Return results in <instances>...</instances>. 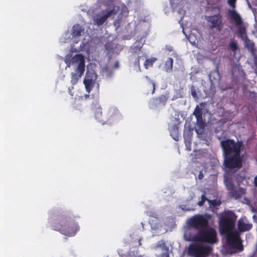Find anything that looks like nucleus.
Masks as SVG:
<instances>
[{
  "label": "nucleus",
  "mask_w": 257,
  "mask_h": 257,
  "mask_svg": "<svg viewBox=\"0 0 257 257\" xmlns=\"http://www.w3.org/2000/svg\"><path fill=\"white\" fill-rule=\"evenodd\" d=\"M220 147L223 157V165L226 171L224 174V183L229 191L234 189L233 174L230 171L238 170L243 166V156L241 155L244 146L241 141H235L227 139L220 142Z\"/></svg>",
  "instance_id": "obj_1"
},
{
  "label": "nucleus",
  "mask_w": 257,
  "mask_h": 257,
  "mask_svg": "<svg viewBox=\"0 0 257 257\" xmlns=\"http://www.w3.org/2000/svg\"><path fill=\"white\" fill-rule=\"evenodd\" d=\"M210 215H197L193 216L189 221L190 227L197 229L195 234L186 232L184 239L188 241L194 242L215 243L218 241L217 232L212 227H208V218Z\"/></svg>",
  "instance_id": "obj_2"
},
{
  "label": "nucleus",
  "mask_w": 257,
  "mask_h": 257,
  "mask_svg": "<svg viewBox=\"0 0 257 257\" xmlns=\"http://www.w3.org/2000/svg\"><path fill=\"white\" fill-rule=\"evenodd\" d=\"M76 217L70 212H64L57 215L56 218L49 221L51 228L68 236H74L79 230Z\"/></svg>",
  "instance_id": "obj_3"
},
{
  "label": "nucleus",
  "mask_w": 257,
  "mask_h": 257,
  "mask_svg": "<svg viewBox=\"0 0 257 257\" xmlns=\"http://www.w3.org/2000/svg\"><path fill=\"white\" fill-rule=\"evenodd\" d=\"M66 63L68 67H70L71 64H78L75 72H72L71 74V83L74 85L77 83L84 72L85 59L84 56L81 54H76L69 62L66 61Z\"/></svg>",
  "instance_id": "obj_4"
},
{
  "label": "nucleus",
  "mask_w": 257,
  "mask_h": 257,
  "mask_svg": "<svg viewBox=\"0 0 257 257\" xmlns=\"http://www.w3.org/2000/svg\"><path fill=\"white\" fill-rule=\"evenodd\" d=\"M237 216L231 210L225 211L219 218V228L221 233L228 234L234 229Z\"/></svg>",
  "instance_id": "obj_5"
},
{
  "label": "nucleus",
  "mask_w": 257,
  "mask_h": 257,
  "mask_svg": "<svg viewBox=\"0 0 257 257\" xmlns=\"http://www.w3.org/2000/svg\"><path fill=\"white\" fill-rule=\"evenodd\" d=\"M93 109L95 119L101 122L102 124L111 123L115 119L116 116L114 109H112L106 110L103 115L102 108L98 103L94 104Z\"/></svg>",
  "instance_id": "obj_6"
},
{
  "label": "nucleus",
  "mask_w": 257,
  "mask_h": 257,
  "mask_svg": "<svg viewBox=\"0 0 257 257\" xmlns=\"http://www.w3.org/2000/svg\"><path fill=\"white\" fill-rule=\"evenodd\" d=\"M212 248L199 244H192L188 247V254L193 257H206L212 252Z\"/></svg>",
  "instance_id": "obj_7"
},
{
  "label": "nucleus",
  "mask_w": 257,
  "mask_h": 257,
  "mask_svg": "<svg viewBox=\"0 0 257 257\" xmlns=\"http://www.w3.org/2000/svg\"><path fill=\"white\" fill-rule=\"evenodd\" d=\"M206 20L208 22L209 28L211 29H215L219 32L223 28L222 17L219 13L207 16Z\"/></svg>",
  "instance_id": "obj_8"
},
{
  "label": "nucleus",
  "mask_w": 257,
  "mask_h": 257,
  "mask_svg": "<svg viewBox=\"0 0 257 257\" xmlns=\"http://www.w3.org/2000/svg\"><path fill=\"white\" fill-rule=\"evenodd\" d=\"M226 240L228 245L230 247L237 249L239 251L243 250L241 240L237 233L231 232L227 234Z\"/></svg>",
  "instance_id": "obj_9"
},
{
  "label": "nucleus",
  "mask_w": 257,
  "mask_h": 257,
  "mask_svg": "<svg viewBox=\"0 0 257 257\" xmlns=\"http://www.w3.org/2000/svg\"><path fill=\"white\" fill-rule=\"evenodd\" d=\"M168 99V96L164 94L161 95L158 97H153L149 101V107L152 109H154L159 105H165Z\"/></svg>",
  "instance_id": "obj_10"
},
{
  "label": "nucleus",
  "mask_w": 257,
  "mask_h": 257,
  "mask_svg": "<svg viewBox=\"0 0 257 257\" xmlns=\"http://www.w3.org/2000/svg\"><path fill=\"white\" fill-rule=\"evenodd\" d=\"M228 16L230 20L233 21L237 26L242 25L243 21L240 16L235 10H229Z\"/></svg>",
  "instance_id": "obj_11"
},
{
  "label": "nucleus",
  "mask_w": 257,
  "mask_h": 257,
  "mask_svg": "<svg viewBox=\"0 0 257 257\" xmlns=\"http://www.w3.org/2000/svg\"><path fill=\"white\" fill-rule=\"evenodd\" d=\"M116 14V11L115 10V7H113L112 9L107 12L105 15L99 18L97 17L95 20V23L98 26L102 25L107 20L108 17L112 15H115Z\"/></svg>",
  "instance_id": "obj_12"
},
{
  "label": "nucleus",
  "mask_w": 257,
  "mask_h": 257,
  "mask_svg": "<svg viewBox=\"0 0 257 257\" xmlns=\"http://www.w3.org/2000/svg\"><path fill=\"white\" fill-rule=\"evenodd\" d=\"M84 29L79 24L74 25L72 27V35L73 37H79L84 33Z\"/></svg>",
  "instance_id": "obj_13"
},
{
  "label": "nucleus",
  "mask_w": 257,
  "mask_h": 257,
  "mask_svg": "<svg viewBox=\"0 0 257 257\" xmlns=\"http://www.w3.org/2000/svg\"><path fill=\"white\" fill-rule=\"evenodd\" d=\"M238 229L240 232H245L249 230L252 227L250 223H246L242 220H239L238 221Z\"/></svg>",
  "instance_id": "obj_14"
},
{
  "label": "nucleus",
  "mask_w": 257,
  "mask_h": 257,
  "mask_svg": "<svg viewBox=\"0 0 257 257\" xmlns=\"http://www.w3.org/2000/svg\"><path fill=\"white\" fill-rule=\"evenodd\" d=\"M83 83L87 91L90 92L94 85L95 79H84Z\"/></svg>",
  "instance_id": "obj_15"
},
{
  "label": "nucleus",
  "mask_w": 257,
  "mask_h": 257,
  "mask_svg": "<svg viewBox=\"0 0 257 257\" xmlns=\"http://www.w3.org/2000/svg\"><path fill=\"white\" fill-rule=\"evenodd\" d=\"M242 41L244 42L245 47L248 50L251 52H253L254 51V44L252 41L250 40L248 37L246 38V39H244V40H242Z\"/></svg>",
  "instance_id": "obj_16"
},
{
  "label": "nucleus",
  "mask_w": 257,
  "mask_h": 257,
  "mask_svg": "<svg viewBox=\"0 0 257 257\" xmlns=\"http://www.w3.org/2000/svg\"><path fill=\"white\" fill-rule=\"evenodd\" d=\"M239 26L238 30V37L242 40L247 37L246 29L244 26L241 25Z\"/></svg>",
  "instance_id": "obj_17"
},
{
  "label": "nucleus",
  "mask_w": 257,
  "mask_h": 257,
  "mask_svg": "<svg viewBox=\"0 0 257 257\" xmlns=\"http://www.w3.org/2000/svg\"><path fill=\"white\" fill-rule=\"evenodd\" d=\"M173 62V58H168L167 59L164 66V69L166 72H170L172 70Z\"/></svg>",
  "instance_id": "obj_18"
},
{
  "label": "nucleus",
  "mask_w": 257,
  "mask_h": 257,
  "mask_svg": "<svg viewBox=\"0 0 257 257\" xmlns=\"http://www.w3.org/2000/svg\"><path fill=\"white\" fill-rule=\"evenodd\" d=\"M230 192L232 193L233 196H234L236 198H240L241 195L244 194L245 192L243 188H239L238 191L234 190V189Z\"/></svg>",
  "instance_id": "obj_19"
},
{
  "label": "nucleus",
  "mask_w": 257,
  "mask_h": 257,
  "mask_svg": "<svg viewBox=\"0 0 257 257\" xmlns=\"http://www.w3.org/2000/svg\"><path fill=\"white\" fill-rule=\"evenodd\" d=\"M229 49L233 52H235L238 49L237 42L235 41L231 40L229 43Z\"/></svg>",
  "instance_id": "obj_20"
},
{
  "label": "nucleus",
  "mask_w": 257,
  "mask_h": 257,
  "mask_svg": "<svg viewBox=\"0 0 257 257\" xmlns=\"http://www.w3.org/2000/svg\"><path fill=\"white\" fill-rule=\"evenodd\" d=\"M184 142L185 144V146L186 147V149L188 151L191 150V139L190 138L188 137L186 138L185 136H184Z\"/></svg>",
  "instance_id": "obj_21"
},
{
  "label": "nucleus",
  "mask_w": 257,
  "mask_h": 257,
  "mask_svg": "<svg viewBox=\"0 0 257 257\" xmlns=\"http://www.w3.org/2000/svg\"><path fill=\"white\" fill-rule=\"evenodd\" d=\"M156 60V58L147 59L144 63L145 67L148 69L149 66H152Z\"/></svg>",
  "instance_id": "obj_22"
},
{
  "label": "nucleus",
  "mask_w": 257,
  "mask_h": 257,
  "mask_svg": "<svg viewBox=\"0 0 257 257\" xmlns=\"http://www.w3.org/2000/svg\"><path fill=\"white\" fill-rule=\"evenodd\" d=\"M207 201L209 202V205L211 207H215L219 206L221 204L220 201L217 199H214L212 200H207Z\"/></svg>",
  "instance_id": "obj_23"
},
{
  "label": "nucleus",
  "mask_w": 257,
  "mask_h": 257,
  "mask_svg": "<svg viewBox=\"0 0 257 257\" xmlns=\"http://www.w3.org/2000/svg\"><path fill=\"white\" fill-rule=\"evenodd\" d=\"M193 114L195 115L196 118L202 116V112L201 109L199 107L198 105L195 108L193 112Z\"/></svg>",
  "instance_id": "obj_24"
},
{
  "label": "nucleus",
  "mask_w": 257,
  "mask_h": 257,
  "mask_svg": "<svg viewBox=\"0 0 257 257\" xmlns=\"http://www.w3.org/2000/svg\"><path fill=\"white\" fill-rule=\"evenodd\" d=\"M196 118V124L200 128H203L205 127V123L203 120L202 116Z\"/></svg>",
  "instance_id": "obj_25"
},
{
  "label": "nucleus",
  "mask_w": 257,
  "mask_h": 257,
  "mask_svg": "<svg viewBox=\"0 0 257 257\" xmlns=\"http://www.w3.org/2000/svg\"><path fill=\"white\" fill-rule=\"evenodd\" d=\"M207 200L205 195L203 194L201 196V200L198 202L197 204L200 206H202L204 204L205 201Z\"/></svg>",
  "instance_id": "obj_26"
},
{
  "label": "nucleus",
  "mask_w": 257,
  "mask_h": 257,
  "mask_svg": "<svg viewBox=\"0 0 257 257\" xmlns=\"http://www.w3.org/2000/svg\"><path fill=\"white\" fill-rule=\"evenodd\" d=\"M142 49V47L140 46H135L132 49V54H137L141 52Z\"/></svg>",
  "instance_id": "obj_27"
},
{
  "label": "nucleus",
  "mask_w": 257,
  "mask_h": 257,
  "mask_svg": "<svg viewBox=\"0 0 257 257\" xmlns=\"http://www.w3.org/2000/svg\"><path fill=\"white\" fill-rule=\"evenodd\" d=\"M191 95L193 98H197V94L196 89L195 88V87L193 86H192V87H191Z\"/></svg>",
  "instance_id": "obj_28"
},
{
  "label": "nucleus",
  "mask_w": 257,
  "mask_h": 257,
  "mask_svg": "<svg viewBox=\"0 0 257 257\" xmlns=\"http://www.w3.org/2000/svg\"><path fill=\"white\" fill-rule=\"evenodd\" d=\"M104 71L107 73V75L108 77H111L113 74V72L109 70V68L107 66H105L103 68Z\"/></svg>",
  "instance_id": "obj_29"
},
{
  "label": "nucleus",
  "mask_w": 257,
  "mask_h": 257,
  "mask_svg": "<svg viewBox=\"0 0 257 257\" xmlns=\"http://www.w3.org/2000/svg\"><path fill=\"white\" fill-rule=\"evenodd\" d=\"M141 56H138L137 58H135V61H134V65L135 66L140 67V60Z\"/></svg>",
  "instance_id": "obj_30"
},
{
  "label": "nucleus",
  "mask_w": 257,
  "mask_h": 257,
  "mask_svg": "<svg viewBox=\"0 0 257 257\" xmlns=\"http://www.w3.org/2000/svg\"><path fill=\"white\" fill-rule=\"evenodd\" d=\"M236 0H228V4L233 8H234L235 6V2Z\"/></svg>",
  "instance_id": "obj_31"
},
{
  "label": "nucleus",
  "mask_w": 257,
  "mask_h": 257,
  "mask_svg": "<svg viewBox=\"0 0 257 257\" xmlns=\"http://www.w3.org/2000/svg\"><path fill=\"white\" fill-rule=\"evenodd\" d=\"M85 79H95V78H93V76L91 75V74L88 72H86V77Z\"/></svg>",
  "instance_id": "obj_32"
},
{
  "label": "nucleus",
  "mask_w": 257,
  "mask_h": 257,
  "mask_svg": "<svg viewBox=\"0 0 257 257\" xmlns=\"http://www.w3.org/2000/svg\"><path fill=\"white\" fill-rule=\"evenodd\" d=\"M119 61L117 60L114 63L113 68L114 69H117V68H119Z\"/></svg>",
  "instance_id": "obj_33"
},
{
  "label": "nucleus",
  "mask_w": 257,
  "mask_h": 257,
  "mask_svg": "<svg viewBox=\"0 0 257 257\" xmlns=\"http://www.w3.org/2000/svg\"><path fill=\"white\" fill-rule=\"evenodd\" d=\"M204 177L202 171H200L199 172V174L198 175V179L199 180H202Z\"/></svg>",
  "instance_id": "obj_34"
},
{
  "label": "nucleus",
  "mask_w": 257,
  "mask_h": 257,
  "mask_svg": "<svg viewBox=\"0 0 257 257\" xmlns=\"http://www.w3.org/2000/svg\"><path fill=\"white\" fill-rule=\"evenodd\" d=\"M166 49L168 51V52H171L173 51V48L171 46H166Z\"/></svg>",
  "instance_id": "obj_35"
},
{
  "label": "nucleus",
  "mask_w": 257,
  "mask_h": 257,
  "mask_svg": "<svg viewBox=\"0 0 257 257\" xmlns=\"http://www.w3.org/2000/svg\"><path fill=\"white\" fill-rule=\"evenodd\" d=\"M152 84L153 86V90L152 93L153 94L155 90V84L154 82H152Z\"/></svg>",
  "instance_id": "obj_36"
},
{
  "label": "nucleus",
  "mask_w": 257,
  "mask_h": 257,
  "mask_svg": "<svg viewBox=\"0 0 257 257\" xmlns=\"http://www.w3.org/2000/svg\"><path fill=\"white\" fill-rule=\"evenodd\" d=\"M254 186L257 187V176H256L254 178V182H253Z\"/></svg>",
  "instance_id": "obj_37"
},
{
  "label": "nucleus",
  "mask_w": 257,
  "mask_h": 257,
  "mask_svg": "<svg viewBox=\"0 0 257 257\" xmlns=\"http://www.w3.org/2000/svg\"><path fill=\"white\" fill-rule=\"evenodd\" d=\"M161 257H169V254L168 253H163L162 255H161Z\"/></svg>",
  "instance_id": "obj_38"
},
{
  "label": "nucleus",
  "mask_w": 257,
  "mask_h": 257,
  "mask_svg": "<svg viewBox=\"0 0 257 257\" xmlns=\"http://www.w3.org/2000/svg\"><path fill=\"white\" fill-rule=\"evenodd\" d=\"M165 245V242H163L162 244H158L157 245V247H161L162 246H164Z\"/></svg>",
  "instance_id": "obj_39"
},
{
  "label": "nucleus",
  "mask_w": 257,
  "mask_h": 257,
  "mask_svg": "<svg viewBox=\"0 0 257 257\" xmlns=\"http://www.w3.org/2000/svg\"><path fill=\"white\" fill-rule=\"evenodd\" d=\"M248 257H255V252H254L253 253L251 254H250Z\"/></svg>",
  "instance_id": "obj_40"
}]
</instances>
